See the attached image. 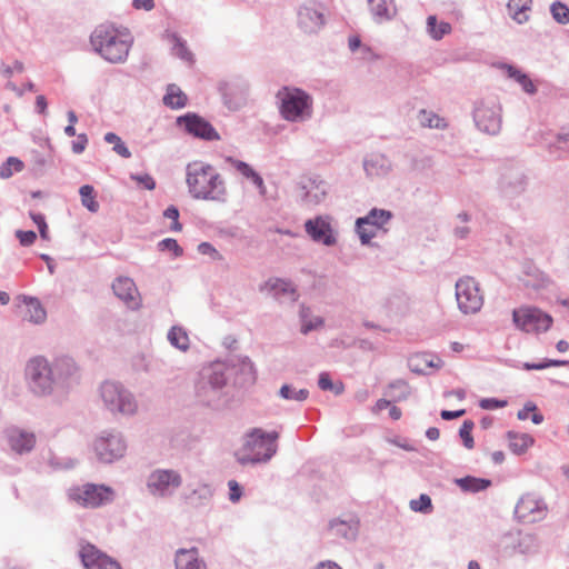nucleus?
<instances>
[{
  "instance_id": "nucleus-1",
  "label": "nucleus",
  "mask_w": 569,
  "mask_h": 569,
  "mask_svg": "<svg viewBox=\"0 0 569 569\" xmlns=\"http://www.w3.org/2000/svg\"><path fill=\"white\" fill-rule=\"evenodd\" d=\"M132 41L129 31L111 24L98 26L90 37L94 51L112 63H120L127 59Z\"/></svg>"
},
{
  "instance_id": "nucleus-2",
  "label": "nucleus",
  "mask_w": 569,
  "mask_h": 569,
  "mask_svg": "<svg viewBox=\"0 0 569 569\" xmlns=\"http://www.w3.org/2000/svg\"><path fill=\"white\" fill-rule=\"evenodd\" d=\"M187 183L190 193L197 199H220L224 184L217 170L203 161H193L187 166Z\"/></svg>"
},
{
  "instance_id": "nucleus-3",
  "label": "nucleus",
  "mask_w": 569,
  "mask_h": 569,
  "mask_svg": "<svg viewBox=\"0 0 569 569\" xmlns=\"http://www.w3.org/2000/svg\"><path fill=\"white\" fill-rule=\"evenodd\" d=\"M281 117L291 122L309 119L313 100L306 91L295 87H283L277 92Z\"/></svg>"
},
{
  "instance_id": "nucleus-4",
  "label": "nucleus",
  "mask_w": 569,
  "mask_h": 569,
  "mask_svg": "<svg viewBox=\"0 0 569 569\" xmlns=\"http://www.w3.org/2000/svg\"><path fill=\"white\" fill-rule=\"evenodd\" d=\"M277 432H264L261 429H253L247 435L246 442L238 459L241 463L261 462L269 460L277 451Z\"/></svg>"
},
{
  "instance_id": "nucleus-5",
  "label": "nucleus",
  "mask_w": 569,
  "mask_h": 569,
  "mask_svg": "<svg viewBox=\"0 0 569 569\" xmlns=\"http://www.w3.org/2000/svg\"><path fill=\"white\" fill-rule=\"evenodd\" d=\"M101 398L112 412L133 415L138 409V403L132 393L117 382L106 381L102 383Z\"/></svg>"
},
{
  "instance_id": "nucleus-6",
  "label": "nucleus",
  "mask_w": 569,
  "mask_h": 569,
  "mask_svg": "<svg viewBox=\"0 0 569 569\" xmlns=\"http://www.w3.org/2000/svg\"><path fill=\"white\" fill-rule=\"evenodd\" d=\"M515 326L525 332H545L552 326V317L535 307H520L512 312Z\"/></svg>"
},
{
  "instance_id": "nucleus-7",
  "label": "nucleus",
  "mask_w": 569,
  "mask_h": 569,
  "mask_svg": "<svg viewBox=\"0 0 569 569\" xmlns=\"http://www.w3.org/2000/svg\"><path fill=\"white\" fill-rule=\"evenodd\" d=\"M456 298L460 310L465 313H475L482 307L483 298L477 282L466 277L456 284Z\"/></svg>"
},
{
  "instance_id": "nucleus-8",
  "label": "nucleus",
  "mask_w": 569,
  "mask_h": 569,
  "mask_svg": "<svg viewBox=\"0 0 569 569\" xmlns=\"http://www.w3.org/2000/svg\"><path fill=\"white\" fill-rule=\"evenodd\" d=\"M111 490L104 486L87 483L70 490V498L86 508H97L111 500Z\"/></svg>"
},
{
  "instance_id": "nucleus-9",
  "label": "nucleus",
  "mask_w": 569,
  "mask_h": 569,
  "mask_svg": "<svg viewBox=\"0 0 569 569\" xmlns=\"http://www.w3.org/2000/svg\"><path fill=\"white\" fill-rule=\"evenodd\" d=\"M182 482L181 476L174 470L157 469L150 473L147 481L149 491L154 496L171 495Z\"/></svg>"
},
{
  "instance_id": "nucleus-10",
  "label": "nucleus",
  "mask_w": 569,
  "mask_h": 569,
  "mask_svg": "<svg viewBox=\"0 0 569 569\" xmlns=\"http://www.w3.org/2000/svg\"><path fill=\"white\" fill-rule=\"evenodd\" d=\"M390 218L391 213L389 211L378 209H373L366 217L359 218L356 226L361 242L363 244L369 243Z\"/></svg>"
},
{
  "instance_id": "nucleus-11",
  "label": "nucleus",
  "mask_w": 569,
  "mask_h": 569,
  "mask_svg": "<svg viewBox=\"0 0 569 569\" xmlns=\"http://www.w3.org/2000/svg\"><path fill=\"white\" fill-rule=\"evenodd\" d=\"M547 506L531 493L523 495L516 505L515 513L523 522H535L546 516Z\"/></svg>"
},
{
  "instance_id": "nucleus-12",
  "label": "nucleus",
  "mask_w": 569,
  "mask_h": 569,
  "mask_svg": "<svg viewBox=\"0 0 569 569\" xmlns=\"http://www.w3.org/2000/svg\"><path fill=\"white\" fill-rule=\"evenodd\" d=\"M27 376L38 392L44 393L52 387V370L43 358L30 360L27 367Z\"/></svg>"
},
{
  "instance_id": "nucleus-13",
  "label": "nucleus",
  "mask_w": 569,
  "mask_h": 569,
  "mask_svg": "<svg viewBox=\"0 0 569 569\" xmlns=\"http://www.w3.org/2000/svg\"><path fill=\"white\" fill-rule=\"evenodd\" d=\"M94 449L101 461L112 462L124 455L126 443L119 435H109L97 439Z\"/></svg>"
},
{
  "instance_id": "nucleus-14",
  "label": "nucleus",
  "mask_w": 569,
  "mask_h": 569,
  "mask_svg": "<svg viewBox=\"0 0 569 569\" xmlns=\"http://www.w3.org/2000/svg\"><path fill=\"white\" fill-rule=\"evenodd\" d=\"M80 558L87 569H122L114 559L90 543L81 547Z\"/></svg>"
},
{
  "instance_id": "nucleus-15",
  "label": "nucleus",
  "mask_w": 569,
  "mask_h": 569,
  "mask_svg": "<svg viewBox=\"0 0 569 569\" xmlns=\"http://www.w3.org/2000/svg\"><path fill=\"white\" fill-rule=\"evenodd\" d=\"M179 121L184 124L186 130L197 138L204 140H219L220 136L216 129L203 118L197 114H188L179 118Z\"/></svg>"
},
{
  "instance_id": "nucleus-16",
  "label": "nucleus",
  "mask_w": 569,
  "mask_h": 569,
  "mask_svg": "<svg viewBox=\"0 0 569 569\" xmlns=\"http://www.w3.org/2000/svg\"><path fill=\"white\" fill-rule=\"evenodd\" d=\"M305 226L307 233L315 241L322 242L326 246H331L336 242L330 223L322 217L308 220Z\"/></svg>"
},
{
  "instance_id": "nucleus-17",
  "label": "nucleus",
  "mask_w": 569,
  "mask_h": 569,
  "mask_svg": "<svg viewBox=\"0 0 569 569\" xmlns=\"http://www.w3.org/2000/svg\"><path fill=\"white\" fill-rule=\"evenodd\" d=\"M112 290L114 295L128 307L137 308L139 306L138 290L134 282L130 278H117L112 283Z\"/></svg>"
},
{
  "instance_id": "nucleus-18",
  "label": "nucleus",
  "mask_w": 569,
  "mask_h": 569,
  "mask_svg": "<svg viewBox=\"0 0 569 569\" xmlns=\"http://www.w3.org/2000/svg\"><path fill=\"white\" fill-rule=\"evenodd\" d=\"M475 121L477 127L487 133L493 134L500 128V118L498 113L487 107H478L475 111Z\"/></svg>"
},
{
  "instance_id": "nucleus-19",
  "label": "nucleus",
  "mask_w": 569,
  "mask_h": 569,
  "mask_svg": "<svg viewBox=\"0 0 569 569\" xmlns=\"http://www.w3.org/2000/svg\"><path fill=\"white\" fill-rule=\"evenodd\" d=\"M260 290L272 293L278 299L288 298L290 301H296L298 298L295 287L290 282L279 278L269 279L261 286Z\"/></svg>"
},
{
  "instance_id": "nucleus-20",
  "label": "nucleus",
  "mask_w": 569,
  "mask_h": 569,
  "mask_svg": "<svg viewBox=\"0 0 569 569\" xmlns=\"http://www.w3.org/2000/svg\"><path fill=\"white\" fill-rule=\"evenodd\" d=\"M298 22L305 32L312 33L323 26V17L316 9L303 7L298 13Z\"/></svg>"
},
{
  "instance_id": "nucleus-21",
  "label": "nucleus",
  "mask_w": 569,
  "mask_h": 569,
  "mask_svg": "<svg viewBox=\"0 0 569 569\" xmlns=\"http://www.w3.org/2000/svg\"><path fill=\"white\" fill-rule=\"evenodd\" d=\"M8 440L11 449L18 453L30 451L36 443V439L32 433L18 429L9 431Z\"/></svg>"
},
{
  "instance_id": "nucleus-22",
  "label": "nucleus",
  "mask_w": 569,
  "mask_h": 569,
  "mask_svg": "<svg viewBox=\"0 0 569 569\" xmlns=\"http://www.w3.org/2000/svg\"><path fill=\"white\" fill-rule=\"evenodd\" d=\"M174 562L176 569H207L196 548L178 550Z\"/></svg>"
},
{
  "instance_id": "nucleus-23",
  "label": "nucleus",
  "mask_w": 569,
  "mask_h": 569,
  "mask_svg": "<svg viewBox=\"0 0 569 569\" xmlns=\"http://www.w3.org/2000/svg\"><path fill=\"white\" fill-rule=\"evenodd\" d=\"M532 0H509L507 8L510 17L518 23L527 22Z\"/></svg>"
},
{
  "instance_id": "nucleus-24",
  "label": "nucleus",
  "mask_w": 569,
  "mask_h": 569,
  "mask_svg": "<svg viewBox=\"0 0 569 569\" xmlns=\"http://www.w3.org/2000/svg\"><path fill=\"white\" fill-rule=\"evenodd\" d=\"M509 448L516 455L525 453L535 442L529 433L508 432Z\"/></svg>"
},
{
  "instance_id": "nucleus-25",
  "label": "nucleus",
  "mask_w": 569,
  "mask_h": 569,
  "mask_svg": "<svg viewBox=\"0 0 569 569\" xmlns=\"http://www.w3.org/2000/svg\"><path fill=\"white\" fill-rule=\"evenodd\" d=\"M26 310L23 318L30 322L40 323L44 321L47 313L41 303L33 298H24Z\"/></svg>"
},
{
  "instance_id": "nucleus-26",
  "label": "nucleus",
  "mask_w": 569,
  "mask_h": 569,
  "mask_svg": "<svg viewBox=\"0 0 569 569\" xmlns=\"http://www.w3.org/2000/svg\"><path fill=\"white\" fill-rule=\"evenodd\" d=\"M163 103L172 109L183 108L187 103V96L176 84H169L163 97Z\"/></svg>"
},
{
  "instance_id": "nucleus-27",
  "label": "nucleus",
  "mask_w": 569,
  "mask_h": 569,
  "mask_svg": "<svg viewBox=\"0 0 569 569\" xmlns=\"http://www.w3.org/2000/svg\"><path fill=\"white\" fill-rule=\"evenodd\" d=\"M427 30L432 39L440 40L451 32V26L445 21L439 22L436 16H429L427 18Z\"/></svg>"
},
{
  "instance_id": "nucleus-28",
  "label": "nucleus",
  "mask_w": 569,
  "mask_h": 569,
  "mask_svg": "<svg viewBox=\"0 0 569 569\" xmlns=\"http://www.w3.org/2000/svg\"><path fill=\"white\" fill-rule=\"evenodd\" d=\"M503 69L506 70L508 77L515 79L527 93L532 94L536 92V87L527 74L522 73L520 70L512 66H503Z\"/></svg>"
},
{
  "instance_id": "nucleus-29",
  "label": "nucleus",
  "mask_w": 569,
  "mask_h": 569,
  "mask_svg": "<svg viewBox=\"0 0 569 569\" xmlns=\"http://www.w3.org/2000/svg\"><path fill=\"white\" fill-rule=\"evenodd\" d=\"M168 339L172 346L182 351H186L189 348V336L186 332V330L181 327H172L168 333Z\"/></svg>"
},
{
  "instance_id": "nucleus-30",
  "label": "nucleus",
  "mask_w": 569,
  "mask_h": 569,
  "mask_svg": "<svg viewBox=\"0 0 569 569\" xmlns=\"http://www.w3.org/2000/svg\"><path fill=\"white\" fill-rule=\"evenodd\" d=\"M372 13L380 19H389L395 13L393 0H369Z\"/></svg>"
},
{
  "instance_id": "nucleus-31",
  "label": "nucleus",
  "mask_w": 569,
  "mask_h": 569,
  "mask_svg": "<svg viewBox=\"0 0 569 569\" xmlns=\"http://www.w3.org/2000/svg\"><path fill=\"white\" fill-rule=\"evenodd\" d=\"M54 371L58 378L68 379L78 372V367L70 358H61L54 365Z\"/></svg>"
},
{
  "instance_id": "nucleus-32",
  "label": "nucleus",
  "mask_w": 569,
  "mask_h": 569,
  "mask_svg": "<svg viewBox=\"0 0 569 569\" xmlns=\"http://www.w3.org/2000/svg\"><path fill=\"white\" fill-rule=\"evenodd\" d=\"M81 203L91 212L99 210V203L96 200L94 190L92 186L84 184L79 190Z\"/></svg>"
},
{
  "instance_id": "nucleus-33",
  "label": "nucleus",
  "mask_w": 569,
  "mask_h": 569,
  "mask_svg": "<svg viewBox=\"0 0 569 569\" xmlns=\"http://www.w3.org/2000/svg\"><path fill=\"white\" fill-rule=\"evenodd\" d=\"M23 168L24 164L20 159L9 157L7 161L0 166V178L9 179L12 177L13 172H20Z\"/></svg>"
},
{
  "instance_id": "nucleus-34",
  "label": "nucleus",
  "mask_w": 569,
  "mask_h": 569,
  "mask_svg": "<svg viewBox=\"0 0 569 569\" xmlns=\"http://www.w3.org/2000/svg\"><path fill=\"white\" fill-rule=\"evenodd\" d=\"M460 486L467 491L478 492L487 489L490 486V481L480 478L467 477L460 480Z\"/></svg>"
},
{
  "instance_id": "nucleus-35",
  "label": "nucleus",
  "mask_w": 569,
  "mask_h": 569,
  "mask_svg": "<svg viewBox=\"0 0 569 569\" xmlns=\"http://www.w3.org/2000/svg\"><path fill=\"white\" fill-rule=\"evenodd\" d=\"M418 119L422 127H428V128L446 127L443 119H441L439 116L435 114L433 112H428L426 110L420 111Z\"/></svg>"
},
{
  "instance_id": "nucleus-36",
  "label": "nucleus",
  "mask_w": 569,
  "mask_h": 569,
  "mask_svg": "<svg viewBox=\"0 0 569 569\" xmlns=\"http://www.w3.org/2000/svg\"><path fill=\"white\" fill-rule=\"evenodd\" d=\"M385 158L382 157H376L370 160H366L365 162V169L367 173L371 177L373 176H380L387 172V167L385 166Z\"/></svg>"
},
{
  "instance_id": "nucleus-37",
  "label": "nucleus",
  "mask_w": 569,
  "mask_h": 569,
  "mask_svg": "<svg viewBox=\"0 0 569 569\" xmlns=\"http://www.w3.org/2000/svg\"><path fill=\"white\" fill-rule=\"evenodd\" d=\"M410 508H411V510H413L416 512H423V513L431 512V510H432L431 498L428 495L422 493L419 496L418 499H412L410 501Z\"/></svg>"
},
{
  "instance_id": "nucleus-38",
  "label": "nucleus",
  "mask_w": 569,
  "mask_h": 569,
  "mask_svg": "<svg viewBox=\"0 0 569 569\" xmlns=\"http://www.w3.org/2000/svg\"><path fill=\"white\" fill-rule=\"evenodd\" d=\"M236 168L242 176L252 179L253 183L259 188L263 187L262 178L249 164L242 161H237Z\"/></svg>"
},
{
  "instance_id": "nucleus-39",
  "label": "nucleus",
  "mask_w": 569,
  "mask_h": 569,
  "mask_svg": "<svg viewBox=\"0 0 569 569\" xmlns=\"http://www.w3.org/2000/svg\"><path fill=\"white\" fill-rule=\"evenodd\" d=\"M308 395V390L300 389L296 391L288 385L282 386L280 389V396L288 400L303 401L307 399Z\"/></svg>"
},
{
  "instance_id": "nucleus-40",
  "label": "nucleus",
  "mask_w": 569,
  "mask_h": 569,
  "mask_svg": "<svg viewBox=\"0 0 569 569\" xmlns=\"http://www.w3.org/2000/svg\"><path fill=\"white\" fill-rule=\"evenodd\" d=\"M551 13L557 22L562 24L569 22V8L566 4L561 2H555L551 6Z\"/></svg>"
},
{
  "instance_id": "nucleus-41",
  "label": "nucleus",
  "mask_w": 569,
  "mask_h": 569,
  "mask_svg": "<svg viewBox=\"0 0 569 569\" xmlns=\"http://www.w3.org/2000/svg\"><path fill=\"white\" fill-rule=\"evenodd\" d=\"M473 426L475 425L471 420H466L459 430V435L463 441V445L468 449H472L475 446L473 438L471 435Z\"/></svg>"
},
{
  "instance_id": "nucleus-42",
  "label": "nucleus",
  "mask_w": 569,
  "mask_h": 569,
  "mask_svg": "<svg viewBox=\"0 0 569 569\" xmlns=\"http://www.w3.org/2000/svg\"><path fill=\"white\" fill-rule=\"evenodd\" d=\"M173 54L178 58L187 61L192 62V53L188 50L186 47V43L182 42L180 39L174 37V44L172 48Z\"/></svg>"
},
{
  "instance_id": "nucleus-43",
  "label": "nucleus",
  "mask_w": 569,
  "mask_h": 569,
  "mask_svg": "<svg viewBox=\"0 0 569 569\" xmlns=\"http://www.w3.org/2000/svg\"><path fill=\"white\" fill-rule=\"evenodd\" d=\"M163 217L172 221V223L170 226V230L176 231V232H179L182 230V226L179 222V210L177 209V207H174V206L168 207L163 211Z\"/></svg>"
},
{
  "instance_id": "nucleus-44",
  "label": "nucleus",
  "mask_w": 569,
  "mask_h": 569,
  "mask_svg": "<svg viewBox=\"0 0 569 569\" xmlns=\"http://www.w3.org/2000/svg\"><path fill=\"white\" fill-rule=\"evenodd\" d=\"M30 218L38 226L40 237L43 240H49L50 239L49 228H48L44 217L41 213L30 212Z\"/></svg>"
},
{
  "instance_id": "nucleus-45",
  "label": "nucleus",
  "mask_w": 569,
  "mask_h": 569,
  "mask_svg": "<svg viewBox=\"0 0 569 569\" xmlns=\"http://www.w3.org/2000/svg\"><path fill=\"white\" fill-rule=\"evenodd\" d=\"M159 248L162 251H172L174 257L182 254V248L178 244L177 240L167 238L159 242Z\"/></svg>"
},
{
  "instance_id": "nucleus-46",
  "label": "nucleus",
  "mask_w": 569,
  "mask_h": 569,
  "mask_svg": "<svg viewBox=\"0 0 569 569\" xmlns=\"http://www.w3.org/2000/svg\"><path fill=\"white\" fill-rule=\"evenodd\" d=\"M131 179L141 184L147 190H153L156 188L154 179L148 174H131Z\"/></svg>"
},
{
  "instance_id": "nucleus-47",
  "label": "nucleus",
  "mask_w": 569,
  "mask_h": 569,
  "mask_svg": "<svg viewBox=\"0 0 569 569\" xmlns=\"http://www.w3.org/2000/svg\"><path fill=\"white\" fill-rule=\"evenodd\" d=\"M16 237L18 238L19 242L21 246H31L36 239H37V234L34 231H23V230H18L16 232Z\"/></svg>"
},
{
  "instance_id": "nucleus-48",
  "label": "nucleus",
  "mask_w": 569,
  "mask_h": 569,
  "mask_svg": "<svg viewBox=\"0 0 569 569\" xmlns=\"http://www.w3.org/2000/svg\"><path fill=\"white\" fill-rule=\"evenodd\" d=\"M507 406L506 400H498L495 398H486L480 401V407L486 410H493L498 408H503Z\"/></svg>"
},
{
  "instance_id": "nucleus-49",
  "label": "nucleus",
  "mask_w": 569,
  "mask_h": 569,
  "mask_svg": "<svg viewBox=\"0 0 569 569\" xmlns=\"http://www.w3.org/2000/svg\"><path fill=\"white\" fill-rule=\"evenodd\" d=\"M228 487L230 490V492H229L230 500L233 502L239 501V499L241 498V495H242V490H241L239 483L236 480H230L228 482Z\"/></svg>"
},
{
  "instance_id": "nucleus-50",
  "label": "nucleus",
  "mask_w": 569,
  "mask_h": 569,
  "mask_svg": "<svg viewBox=\"0 0 569 569\" xmlns=\"http://www.w3.org/2000/svg\"><path fill=\"white\" fill-rule=\"evenodd\" d=\"M198 250L202 254H211L213 258L220 259L219 252L209 242H202L199 244Z\"/></svg>"
},
{
  "instance_id": "nucleus-51",
  "label": "nucleus",
  "mask_w": 569,
  "mask_h": 569,
  "mask_svg": "<svg viewBox=\"0 0 569 569\" xmlns=\"http://www.w3.org/2000/svg\"><path fill=\"white\" fill-rule=\"evenodd\" d=\"M537 410V407L535 403L532 402H528L525 405V407L518 411V419L520 420H527L528 418H531L530 413H532V411H536Z\"/></svg>"
},
{
  "instance_id": "nucleus-52",
  "label": "nucleus",
  "mask_w": 569,
  "mask_h": 569,
  "mask_svg": "<svg viewBox=\"0 0 569 569\" xmlns=\"http://www.w3.org/2000/svg\"><path fill=\"white\" fill-rule=\"evenodd\" d=\"M88 143L86 134H79L78 140L72 143V150L74 153H81Z\"/></svg>"
},
{
  "instance_id": "nucleus-53",
  "label": "nucleus",
  "mask_w": 569,
  "mask_h": 569,
  "mask_svg": "<svg viewBox=\"0 0 569 569\" xmlns=\"http://www.w3.org/2000/svg\"><path fill=\"white\" fill-rule=\"evenodd\" d=\"M154 0H133L132 6L133 8L140 10H151L154 7Z\"/></svg>"
},
{
  "instance_id": "nucleus-54",
  "label": "nucleus",
  "mask_w": 569,
  "mask_h": 569,
  "mask_svg": "<svg viewBox=\"0 0 569 569\" xmlns=\"http://www.w3.org/2000/svg\"><path fill=\"white\" fill-rule=\"evenodd\" d=\"M465 415V410L461 409V410H456V411H450V410H442L440 416L442 419L445 420H452V419H456V418H459L461 416Z\"/></svg>"
},
{
  "instance_id": "nucleus-55",
  "label": "nucleus",
  "mask_w": 569,
  "mask_h": 569,
  "mask_svg": "<svg viewBox=\"0 0 569 569\" xmlns=\"http://www.w3.org/2000/svg\"><path fill=\"white\" fill-rule=\"evenodd\" d=\"M113 150L123 158L131 157L130 150L127 148V146L121 140L116 146H113Z\"/></svg>"
},
{
  "instance_id": "nucleus-56",
  "label": "nucleus",
  "mask_w": 569,
  "mask_h": 569,
  "mask_svg": "<svg viewBox=\"0 0 569 569\" xmlns=\"http://www.w3.org/2000/svg\"><path fill=\"white\" fill-rule=\"evenodd\" d=\"M319 387L322 390H330L332 388V382L328 373H321L319 377Z\"/></svg>"
},
{
  "instance_id": "nucleus-57",
  "label": "nucleus",
  "mask_w": 569,
  "mask_h": 569,
  "mask_svg": "<svg viewBox=\"0 0 569 569\" xmlns=\"http://www.w3.org/2000/svg\"><path fill=\"white\" fill-rule=\"evenodd\" d=\"M566 365V361H560V360H553L549 363H545V365H526V368L527 369H537V370H540V369H543L546 367H549V366H563Z\"/></svg>"
},
{
  "instance_id": "nucleus-58",
  "label": "nucleus",
  "mask_w": 569,
  "mask_h": 569,
  "mask_svg": "<svg viewBox=\"0 0 569 569\" xmlns=\"http://www.w3.org/2000/svg\"><path fill=\"white\" fill-rule=\"evenodd\" d=\"M322 325V320L320 318H316L315 322H310V323H307V322H303L302 325V332L303 333H307L309 332L310 330L319 327Z\"/></svg>"
},
{
  "instance_id": "nucleus-59",
  "label": "nucleus",
  "mask_w": 569,
  "mask_h": 569,
  "mask_svg": "<svg viewBox=\"0 0 569 569\" xmlns=\"http://www.w3.org/2000/svg\"><path fill=\"white\" fill-rule=\"evenodd\" d=\"M36 106L39 112L44 113L47 110V100L43 96H38L36 99Z\"/></svg>"
},
{
  "instance_id": "nucleus-60",
  "label": "nucleus",
  "mask_w": 569,
  "mask_h": 569,
  "mask_svg": "<svg viewBox=\"0 0 569 569\" xmlns=\"http://www.w3.org/2000/svg\"><path fill=\"white\" fill-rule=\"evenodd\" d=\"M426 436L428 439L435 441V440H438L439 437H440V431L438 428L436 427H431L429 428L427 431H426Z\"/></svg>"
},
{
  "instance_id": "nucleus-61",
  "label": "nucleus",
  "mask_w": 569,
  "mask_h": 569,
  "mask_svg": "<svg viewBox=\"0 0 569 569\" xmlns=\"http://www.w3.org/2000/svg\"><path fill=\"white\" fill-rule=\"evenodd\" d=\"M389 406H390V401H388L386 399H379L373 407V411L380 412V411L385 410L386 408H388Z\"/></svg>"
},
{
  "instance_id": "nucleus-62",
  "label": "nucleus",
  "mask_w": 569,
  "mask_h": 569,
  "mask_svg": "<svg viewBox=\"0 0 569 569\" xmlns=\"http://www.w3.org/2000/svg\"><path fill=\"white\" fill-rule=\"evenodd\" d=\"M316 569H341L336 562L330 560L320 562Z\"/></svg>"
},
{
  "instance_id": "nucleus-63",
  "label": "nucleus",
  "mask_w": 569,
  "mask_h": 569,
  "mask_svg": "<svg viewBox=\"0 0 569 569\" xmlns=\"http://www.w3.org/2000/svg\"><path fill=\"white\" fill-rule=\"evenodd\" d=\"M104 140L108 142V143H112L113 146H116L121 139L113 132H108L106 136H104Z\"/></svg>"
},
{
  "instance_id": "nucleus-64",
  "label": "nucleus",
  "mask_w": 569,
  "mask_h": 569,
  "mask_svg": "<svg viewBox=\"0 0 569 569\" xmlns=\"http://www.w3.org/2000/svg\"><path fill=\"white\" fill-rule=\"evenodd\" d=\"M389 416L393 419V420H399L401 418V410L396 407V406H392L389 410Z\"/></svg>"
}]
</instances>
